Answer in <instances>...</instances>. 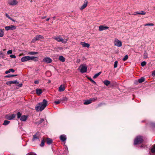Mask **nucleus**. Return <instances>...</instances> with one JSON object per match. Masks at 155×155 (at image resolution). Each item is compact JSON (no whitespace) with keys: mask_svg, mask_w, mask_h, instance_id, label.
Returning a JSON list of instances; mask_svg holds the SVG:
<instances>
[{"mask_svg":"<svg viewBox=\"0 0 155 155\" xmlns=\"http://www.w3.org/2000/svg\"><path fill=\"white\" fill-rule=\"evenodd\" d=\"M152 76L153 77L155 76V71H153L152 72Z\"/></svg>","mask_w":155,"mask_h":155,"instance_id":"45","label":"nucleus"},{"mask_svg":"<svg viewBox=\"0 0 155 155\" xmlns=\"http://www.w3.org/2000/svg\"><path fill=\"white\" fill-rule=\"evenodd\" d=\"M18 76L17 74H9L8 75L5 77V78H10L11 77H14Z\"/></svg>","mask_w":155,"mask_h":155,"instance_id":"26","label":"nucleus"},{"mask_svg":"<svg viewBox=\"0 0 155 155\" xmlns=\"http://www.w3.org/2000/svg\"><path fill=\"white\" fill-rule=\"evenodd\" d=\"M153 155V154H152V155Z\"/></svg>","mask_w":155,"mask_h":155,"instance_id":"64","label":"nucleus"},{"mask_svg":"<svg viewBox=\"0 0 155 155\" xmlns=\"http://www.w3.org/2000/svg\"><path fill=\"white\" fill-rule=\"evenodd\" d=\"M104 84L106 86H108L110 84V82L107 80H105L103 82Z\"/></svg>","mask_w":155,"mask_h":155,"instance_id":"28","label":"nucleus"},{"mask_svg":"<svg viewBox=\"0 0 155 155\" xmlns=\"http://www.w3.org/2000/svg\"><path fill=\"white\" fill-rule=\"evenodd\" d=\"M41 138V135L40 134L39 132H37L33 136L32 140V141L38 140H40V139Z\"/></svg>","mask_w":155,"mask_h":155,"instance_id":"3","label":"nucleus"},{"mask_svg":"<svg viewBox=\"0 0 155 155\" xmlns=\"http://www.w3.org/2000/svg\"><path fill=\"white\" fill-rule=\"evenodd\" d=\"M50 82H51V81H48V83H50Z\"/></svg>","mask_w":155,"mask_h":155,"instance_id":"62","label":"nucleus"},{"mask_svg":"<svg viewBox=\"0 0 155 155\" xmlns=\"http://www.w3.org/2000/svg\"><path fill=\"white\" fill-rule=\"evenodd\" d=\"M11 20H12L13 22H15V20H14L12 18H11V19H10Z\"/></svg>","mask_w":155,"mask_h":155,"instance_id":"56","label":"nucleus"},{"mask_svg":"<svg viewBox=\"0 0 155 155\" xmlns=\"http://www.w3.org/2000/svg\"><path fill=\"white\" fill-rule=\"evenodd\" d=\"M59 60L63 62L65 61V58L62 56H61L59 57Z\"/></svg>","mask_w":155,"mask_h":155,"instance_id":"27","label":"nucleus"},{"mask_svg":"<svg viewBox=\"0 0 155 155\" xmlns=\"http://www.w3.org/2000/svg\"><path fill=\"white\" fill-rule=\"evenodd\" d=\"M10 57L12 58H16V56L15 55L12 54L10 55Z\"/></svg>","mask_w":155,"mask_h":155,"instance_id":"46","label":"nucleus"},{"mask_svg":"<svg viewBox=\"0 0 155 155\" xmlns=\"http://www.w3.org/2000/svg\"><path fill=\"white\" fill-rule=\"evenodd\" d=\"M147 58V53L145 52V53L144 54V58L145 59H146Z\"/></svg>","mask_w":155,"mask_h":155,"instance_id":"42","label":"nucleus"},{"mask_svg":"<svg viewBox=\"0 0 155 155\" xmlns=\"http://www.w3.org/2000/svg\"><path fill=\"white\" fill-rule=\"evenodd\" d=\"M143 141V137L142 136H138L136 137L134 140V145L139 144Z\"/></svg>","mask_w":155,"mask_h":155,"instance_id":"2","label":"nucleus"},{"mask_svg":"<svg viewBox=\"0 0 155 155\" xmlns=\"http://www.w3.org/2000/svg\"><path fill=\"white\" fill-rule=\"evenodd\" d=\"M28 116L27 115H23L21 116L20 120L21 121H25L28 118Z\"/></svg>","mask_w":155,"mask_h":155,"instance_id":"16","label":"nucleus"},{"mask_svg":"<svg viewBox=\"0 0 155 155\" xmlns=\"http://www.w3.org/2000/svg\"><path fill=\"white\" fill-rule=\"evenodd\" d=\"M35 58V57L34 56L30 57V58H29V60H33V59Z\"/></svg>","mask_w":155,"mask_h":155,"instance_id":"48","label":"nucleus"},{"mask_svg":"<svg viewBox=\"0 0 155 155\" xmlns=\"http://www.w3.org/2000/svg\"><path fill=\"white\" fill-rule=\"evenodd\" d=\"M128 58V56L127 55H126L123 58V61H126Z\"/></svg>","mask_w":155,"mask_h":155,"instance_id":"33","label":"nucleus"},{"mask_svg":"<svg viewBox=\"0 0 155 155\" xmlns=\"http://www.w3.org/2000/svg\"><path fill=\"white\" fill-rule=\"evenodd\" d=\"M88 3V2L87 0H85L84 2V3L83 5H82V6L80 8V9L81 10H82L84 8H85L87 6Z\"/></svg>","mask_w":155,"mask_h":155,"instance_id":"13","label":"nucleus"},{"mask_svg":"<svg viewBox=\"0 0 155 155\" xmlns=\"http://www.w3.org/2000/svg\"><path fill=\"white\" fill-rule=\"evenodd\" d=\"M18 82L16 80L14 81H8L6 82V84L8 85H10L12 84H18Z\"/></svg>","mask_w":155,"mask_h":155,"instance_id":"19","label":"nucleus"},{"mask_svg":"<svg viewBox=\"0 0 155 155\" xmlns=\"http://www.w3.org/2000/svg\"><path fill=\"white\" fill-rule=\"evenodd\" d=\"M101 72H98V73L95 74L94 76L93 77V78H97V77H98L101 74Z\"/></svg>","mask_w":155,"mask_h":155,"instance_id":"34","label":"nucleus"},{"mask_svg":"<svg viewBox=\"0 0 155 155\" xmlns=\"http://www.w3.org/2000/svg\"><path fill=\"white\" fill-rule=\"evenodd\" d=\"M15 114H12L11 115L7 114L6 115L5 117L8 120H11L15 118Z\"/></svg>","mask_w":155,"mask_h":155,"instance_id":"9","label":"nucleus"},{"mask_svg":"<svg viewBox=\"0 0 155 155\" xmlns=\"http://www.w3.org/2000/svg\"><path fill=\"white\" fill-rule=\"evenodd\" d=\"M48 103L45 99H44L42 102L38 103L35 107V110L37 111H41L46 107Z\"/></svg>","mask_w":155,"mask_h":155,"instance_id":"1","label":"nucleus"},{"mask_svg":"<svg viewBox=\"0 0 155 155\" xmlns=\"http://www.w3.org/2000/svg\"><path fill=\"white\" fill-rule=\"evenodd\" d=\"M43 61L47 63H51L52 62V60L49 58H46L43 59Z\"/></svg>","mask_w":155,"mask_h":155,"instance_id":"15","label":"nucleus"},{"mask_svg":"<svg viewBox=\"0 0 155 155\" xmlns=\"http://www.w3.org/2000/svg\"><path fill=\"white\" fill-rule=\"evenodd\" d=\"M44 119L41 118L40 119V120L38 121V122H37L36 123L38 124H40L42 123L44 121Z\"/></svg>","mask_w":155,"mask_h":155,"instance_id":"36","label":"nucleus"},{"mask_svg":"<svg viewBox=\"0 0 155 155\" xmlns=\"http://www.w3.org/2000/svg\"><path fill=\"white\" fill-rule=\"evenodd\" d=\"M44 37L40 35H38L36 36L32 40V42H35L37 41H41L42 40L44 39Z\"/></svg>","mask_w":155,"mask_h":155,"instance_id":"5","label":"nucleus"},{"mask_svg":"<svg viewBox=\"0 0 155 155\" xmlns=\"http://www.w3.org/2000/svg\"><path fill=\"white\" fill-rule=\"evenodd\" d=\"M54 39L58 42H62L64 43H66L68 41L67 39H63L60 36L54 37Z\"/></svg>","mask_w":155,"mask_h":155,"instance_id":"4","label":"nucleus"},{"mask_svg":"<svg viewBox=\"0 0 155 155\" xmlns=\"http://www.w3.org/2000/svg\"><path fill=\"white\" fill-rule=\"evenodd\" d=\"M49 19H50V18H48L47 19H46V21H49Z\"/></svg>","mask_w":155,"mask_h":155,"instance_id":"57","label":"nucleus"},{"mask_svg":"<svg viewBox=\"0 0 155 155\" xmlns=\"http://www.w3.org/2000/svg\"><path fill=\"white\" fill-rule=\"evenodd\" d=\"M30 56H24L21 59V61L22 62L26 61H29Z\"/></svg>","mask_w":155,"mask_h":155,"instance_id":"11","label":"nucleus"},{"mask_svg":"<svg viewBox=\"0 0 155 155\" xmlns=\"http://www.w3.org/2000/svg\"><path fill=\"white\" fill-rule=\"evenodd\" d=\"M46 18V17L45 16H44V17L43 18V19H44V18Z\"/></svg>","mask_w":155,"mask_h":155,"instance_id":"59","label":"nucleus"},{"mask_svg":"<svg viewBox=\"0 0 155 155\" xmlns=\"http://www.w3.org/2000/svg\"><path fill=\"white\" fill-rule=\"evenodd\" d=\"M146 13L144 11H141L139 12V15H144L146 14Z\"/></svg>","mask_w":155,"mask_h":155,"instance_id":"41","label":"nucleus"},{"mask_svg":"<svg viewBox=\"0 0 155 155\" xmlns=\"http://www.w3.org/2000/svg\"><path fill=\"white\" fill-rule=\"evenodd\" d=\"M5 29L6 31L9 30H13L16 29V27L15 26L13 25H11L9 26H6L5 27Z\"/></svg>","mask_w":155,"mask_h":155,"instance_id":"8","label":"nucleus"},{"mask_svg":"<svg viewBox=\"0 0 155 155\" xmlns=\"http://www.w3.org/2000/svg\"><path fill=\"white\" fill-rule=\"evenodd\" d=\"M80 72L83 73L85 72L87 70V68L86 66L81 65L78 68Z\"/></svg>","mask_w":155,"mask_h":155,"instance_id":"6","label":"nucleus"},{"mask_svg":"<svg viewBox=\"0 0 155 155\" xmlns=\"http://www.w3.org/2000/svg\"><path fill=\"white\" fill-rule=\"evenodd\" d=\"M145 26H152L154 25V24L153 23H148L144 25Z\"/></svg>","mask_w":155,"mask_h":155,"instance_id":"39","label":"nucleus"},{"mask_svg":"<svg viewBox=\"0 0 155 155\" xmlns=\"http://www.w3.org/2000/svg\"><path fill=\"white\" fill-rule=\"evenodd\" d=\"M68 100V98L66 97H64L60 99V101L61 102H62V103H64V101H66Z\"/></svg>","mask_w":155,"mask_h":155,"instance_id":"23","label":"nucleus"},{"mask_svg":"<svg viewBox=\"0 0 155 155\" xmlns=\"http://www.w3.org/2000/svg\"><path fill=\"white\" fill-rule=\"evenodd\" d=\"M52 140L51 139L48 138L47 139L46 142L48 144H50L52 143Z\"/></svg>","mask_w":155,"mask_h":155,"instance_id":"25","label":"nucleus"},{"mask_svg":"<svg viewBox=\"0 0 155 155\" xmlns=\"http://www.w3.org/2000/svg\"><path fill=\"white\" fill-rule=\"evenodd\" d=\"M61 102V101H60V100H58V101H55L54 102V103L56 104H60V103Z\"/></svg>","mask_w":155,"mask_h":155,"instance_id":"40","label":"nucleus"},{"mask_svg":"<svg viewBox=\"0 0 155 155\" xmlns=\"http://www.w3.org/2000/svg\"><path fill=\"white\" fill-rule=\"evenodd\" d=\"M115 45L118 47H120L122 46V42L120 40H117L115 42Z\"/></svg>","mask_w":155,"mask_h":155,"instance_id":"17","label":"nucleus"},{"mask_svg":"<svg viewBox=\"0 0 155 155\" xmlns=\"http://www.w3.org/2000/svg\"><path fill=\"white\" fill-rule=\"evenodd\" d=\"M141 64L142 66H144L146 64V62L145 61H143L141 63Z\"/></svg>","mask_w":155,"mask_h":155,"instance_id":"38","label":"nucleus"},{"mask_svg":"<svg viewBox=\"0 0 155 155\" xmlns=\"http://www.w3.org/2000/svg\"><path fill=\"white\" fill-rule=\"evenodd\" d=\"M118 62L117 61H115L114 64V67L116 68L117 66Z\"/></svg>","mask_w":155,"mask_h":155,"instance_id":"37","label":"nucleus"},{"mask_svg":"<svg viewBox=\"0 0 155 155\" xmlns=\"http://www.w3.org/2000/svg\"><path fill=\"white\" fill-rule=\"evenodd\" d=\"M145 81L144 78H140L138 80V81H135V83L136 84H137L138 83H142L144 81Z\"/></svg>","mask_w":155,"mask_h":155,"instance_id":"22","label":"nucleus"},{"mask_svg":"<svg viewBox=\"0 0 155 155\" xmlns=\"http://www.w3.org/2000/svg\"><path fill=\"white\" fill-rule=\"evenodd\" d=\"M86 77H87V78H89V77H87V76H86Z\"/></svg>","mask_w":155,"mask_h":155,"instance_id":"63","label":"nucleus"},{"mask_svg":"<svg viewBox=\"0 0 155 155\" xmlns=\"http://www.w3.org/2000/svg\"><path fill=\"white\" fill-rule=\"evenodd\" d=\"M17 115L18 118H20L21 116V114L20 112H18V113H17Z\"/></svg>","mask_w":155,"mask_h":155,"instance_id":"31","label":"nucleus"},{"mask_svg":"<svg viewBox=\"0 0 155 155\" xmlns=\"http://www.w3.org/2000/svg\"><path fill=\"white\" fill-rule=\"evenodd\" d=\"M45 144V141L44 140H41V143L40 144V146L42 147H43Z\"/></svg>","mask_w":155,"mask_h":155,"instance_id":"35","label":"nucleus"},{"mask_svg":"<svg viewBox=\"0 0 155 155\" xmlns=\"http://www.w3.org/2000/svg\"><path fill=\"white\" fill-rule=\"evenodd\" d=\"M96 99L97 98H90L89 100H85L84 104L85 105L89 104L91 103L92 101H95Z\"/></svg>","mask_w":155,"mask_h":155,"instance_id":"7","label":"nucleus"},{"mask_svg":"<svg viewBox=\"0 0 155 155\" xmlns=\"http://www.w3.org/2000/svg\"><path fill=\"white\" fill-rule=\"evenodd\" d=\"M22 86V84H19L18 85V87H21Z\"/></svg>","mask_w":155,"mask_h":155,"instance_id":"53","label":"nucleus"},{"mask_svg":"<svg viewBox=\"0 0 155 155\" xmlns=\"http://www.w3.org/2000/svg\"><path fill=\"white\" fill-rule=\"evenodd\" d=\"M38 53L37 52H34V51H31L29 52L28 53V54L34 55L36 54H38Z\"/></svg>","mask_w":155,"mask_h":155,"instance_id":"29","label":"nucleus"},{"mask_svg":"<svg viewBox=\"0 0 155 155\" xmlns=\"http://www.w3.org/2000/svg\"><path fill=\"white\" fill-rule=\"evenodd\" d=\"M65 150H68V148H67V147H66V148H65Z\"/></svg>","mask_w":155,"mask_h":155,"instance_id":"60","label":"nucleus"},{"mask_svg":"<svg viewBox=\"0 0 155 155\" xmlns=\"http://www.w3.org/2000/svg\"><path fill=\"white\" fill-rule=\"evenodd\" d=\"M60 138L62 142H64L65 141L66 139V136L64 134H63L60 136Z\"/></svg>","mask_w":155,"mask_h":155,"instance_id":"14","label":"nucleus"},{"mask_svg":"<svg viewBox=\"0 0 155 155\" xmlns=\"http://www.w3.org/2000/svg\"><path fill=\"white\" fill-rule=\"evenodd\" d=\"M140 147H141V148H145L146 147L145 145H143V144H142V145H141V146Z\"/></svg>","mask_w":155,"mask_h":155,"instance_id":"52","label":"nucleus"},{"mask_svg":"<svg viewBox=\"0 0 155 155\" xmlns=\"http://www.w3.org/2000/svg\"><path fill=\"white\" fill-rule=\"evenodd\" d=\"M34 83L35 84H38L39 83V81H35L34 82Z\"/></svg>","mask_w":155,"mask_h":155,"instance_id":"54","label":"nucleus"},{"mask_svg":"<svg viewBox=\"0 0 155 155\" xmlns=\"http://www.w3.org/2000/svg\"><path fill=\"white\" fill-rule=\"evenodd\" d=\"M37 94L38 95H40L42 93V91L41 89H37L36 90Z\"/></svg>","mask_w":155,"mask_h":155,"instance_id":"21","label":"nucleus"},{"mask_svg":"<svg viewBox=\"0 0 155 155\" xmlns=\"http://www.w3.org/2000/svg\"><path fill=\"white\" fill-rule=\"evenodd\" d=\"M137 14H139V12H134V15H137Z\"/></svg>","mask_w":155,"mask_h":155,"instance_id":"51","label":"nucleus"},{"mask_svg":"<svg viewBox=\"0 0 155 155\" xmlns=\"http://www.w3.org/2000/svg\"><path fill=\"white\" fill-rule=\"evenodd\" d=\"M65 90V87L61 85L59 87L58 90L60 92H61L64 91Z\"/></svg>","mask_w":155,"mask_h":155,"instance_id":"20","label":"nucleus"},{"mask_svg":"<svg viewBox=\"0 0 155 155\" xmlns=\"http://www.w3.org/2000/svg\"><path fill=\"white\" fill-rule=\"evenodd\" d=\"M5 16L6 17H7L9 19H11V18L9 16L8 14H7V13L6 14Z\"/></svg>","mask_w":155,"mask_h":155,"instance_id":"47","label":"nucleus"},{"mask_svg":"<svg viewBox=\"0 0 155 155\" xmlns=\"http://www.w3.org/2000/svg\"><path fill=\"white\" fill-rule=\"evenodd\" d=\"M10 121L8 120H5L4 121V122L3 124L4 125L6 126L9 124Z\"/></svg>","mask_w":155,"mask_h":155,"instance_id":"30","label":"nucleus"},{"mask_svg":"<svg viewBox=\"0 0 155 155\" xmlns=\"http://www.w3.org/2000/svg\"><path fill=\"white\" fill-rule=\"evenodd\" d=\"M109 28V27L107 26H104V25H100L99 27V30L100 31H103L104 30L107 29Z\"/></svg>","mask_w":155,"mask_h":155,"instance_id":"12","label":"nucleus"},{"mask_svg":"<svg viewBox=\"0 0 155 155\" xmlns=\"http://www.w3.org/2000/svg\"><path fill=\"white\" fill-rule=\"evenodd\" d=\"M35 61H38V58L36 57H35V58L33 60Z\"/></svg>","mask_w":155,"mask_h":155,"instance_id":"50","label":"nucleus"},{"mask_svg":"<svg viewBox=\"0 0 155 155\" xmlns=\"http://www.w3.org/2000/svg\"><path fill=\"white\" fill-rule=\"evenodd\" d=\"M151 151L152 153H154V155H155V144L152 146Z\"/></svg>","mask_w":155,"mask_h":155,"instance_id":"24","label":"nucleus"},{"mask_svg":"<svg viewBox=\"0 0 155 155\" xmlns=\"http://www.w3.org/2000/svg\"><path fill=\"white\" fill-rule=\"evenodd\" d=\"M94 84H96V82L91 79V78H88Z\"/></svg>","mask_w":155,"mask_h":155,"instance_id":"44","label":"nucleus"},{"mask_svg":"<svg viewBox=\"0 0 155 155\" xmlns=\"http://www.w3.org/2000/svg\"><path fill=\"white\" fill-rule=\"evenodd\" d=\"M4 35V32L3 30L0 29V37H2Z\"/></svg>","mask_w":155,"mask_h":155,"instance_id":"32","label":"nucleus"},{"mask_svg":"<svg viewBox=\"0 0 155 155\" xmlns=\"http://www.w3.org/2000/svg\"><path fill=\"white\" fill-rule=\"evenodd\" d=\"M12 50H9L7 52V54H11L12 53Z\"/></svg>","mask_w":155,"mask_h":155,"instance_id":"43","label":"nucleus"},{"mask_svg":"<svg viewBox=\"0 0 155 155\" xmlns=\"http://www.w3.org/2000/svg\"><path fill=\"white\" fill-rule=\"evenodd\" d=\"M27 155H33L31 153H29Z\"/></svg>","mask_w":155,"mask_h":155,"instance_id":"58","label":"nucleus"},{"mask_svg":"<svg viewBox=\"0 0 155 155\" xmlns=\"http://www.w3.org/2000/svg\"><path fill=\"white\" fill-rule=\"evenodd\" d=\"M18 3V2L16 0H9L8 2V4L11 5H16Z\"/></svg>","mask_w":155,"mask_h":155,"instance_id":"10","label":"nucleus"},{"mask_svg":"<svg viewBox=\"0 0 155 155\" xmlns=\"http://www.w3.org/2000/svg\"><path fill=\"white\" fill-rule=\"evenodd\" d=\"M80 44L82 45L84 47H86L88 48L90 46V45L89 44L85 43V42H81Z\"/></svg>","mask_w":155,"mask_h":155,"instance_id":"18","label":"nucleus"},{"mask_svg":"<svg viewBox=\"0 0 155 155\" xmlns=\"http://www.w3.org/2000/svg\"><path fill=\"white\" fill-rule=\"evenodd\" d=\"M5 73L6 74H7L8 73H10V71H9V70L8 71H5Z\"/></svg>","mask_w":155,"mask_h":155,"instance_id":"55","label":"nucleus"},{"mask_svg":"<svg viewBox=\"0 0 155 155\" xmlns=\"http://www.w3.org/2000/svg\"><path fill=\"white\" fill-rule=\"evenodd\" d=\"M53 18L54 19H55V16H54V17H53Z\"/></svg>","mask_w":155,"mask_h":155,"instance_id":"61","label":"nucleus"},{"mask_svg":"<svg viewBox=\"0 0 155 155\" xmlns=\"http://www.w3.org/2000/svg\"><path fill=\"white\" fill-rule=\"evenodd\" d=\"M9 70V71H10V72H13L15 71V70L13 69H12V68L10 69Z\"/></svg>","mask_w":155,"mask_h":155,"instance_id":"49","label":"nucleus"}]
</instances>
